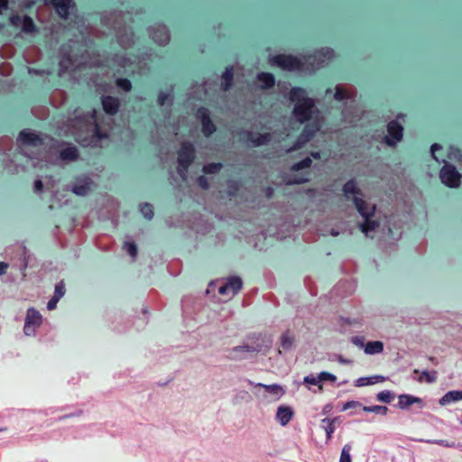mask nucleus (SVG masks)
Segmentation results:
<instances>
[{
	"label": "nucleus",
	"mask_w": 462,
	"mask_h": 462,
	"mask_svg": "<svg viewBox=\"0 0 462 462\" xmlns=\"http://www.w3.org/2000/svg\"><path fill=\"white\" fill-rule=\"evenodd\" d=\"M336 420H339V416H336L334 418H325L321 420L322 427L326 431V441H329L332 438V434L334 433L336 427Z\"/></svg>",
	"instance_id": "obj_26"
},
{
	"label": "nucleus",
	"mask_w": 462,
	"mask_h": 462,
	"mask_svg": "<svg viewBox=\"0 0 462 462\" xmlns=\"http://www.w3.org/2000/svg\"><path fill=\"white\" fill-rule=\"evenodd\" d=\"M372 380L370 379V376L367 377H360L355 381V386L356 387H363L367 385H372Z\"/></svg>",
	"instance_id": "obj_55"
},
{
	"label": "nucleus",
	"mask_w": 462,
	"mask_h": 462,
	"mask_svg": "<svg viewBox=\"0 0 462 462\" xmlns=\"http://www.w3.org/2000/svg\"><path fill=\"white\" fill-rule=\"evenodd\" d=\"M17 142H20L23 145L27 146H40L43 143L42 138L29 129H23L20 132Z\"/></svg>",
	"instance_id": "obj_16"
},
{
	"label": "nucleus",
	"mask_w": 462,
	"mask_h": 462,
	"mask_svg": "<svg viewBox=\"0 0 462 462\" xmlns=\"http://www.w3.org/2000/svg\"><path fill=\"white\" fill-rule=\"evenodd\" d=\"M413 405L418 409H423L426 406V402L422 398L408 393H402L398 396V403L396 404L398 409L409 411Z\"/></svg>",
	"instance_id": "obj_14"
},
{
	"label": "nucleus",
	"mask_w": 462,
	"mask_h": 462,
	"mask_svg": "<svg viewBox=\"0 0 462 462\" xmlns=\"http://www.w3.org/2000/svg\"><path fill=\"white\" fill-rule=\"evenodd\" d=\"M354 408H362L363 409V404L358 401H354V400L348 401L346 402L342 403V405L340 407V411H345L348 409H354Z\"/></svg>",
	"instance_id": "obj_51"
},
{
	"label": "nucleus",
	"mask_w": 462,
	"mask_h": 462,
	"mask_svg": "<svg viewBox=\"0 0 462 462\" xmlns=\"http://www.w3.org/2000/svg\"><path fill=\"white\" fill-rule=\"evenodd\" d=\"M248 339L251 341L249 345L253 352L266 353L271 349L273 345L271 336L263 333L253 334L248 337Z\"/></svg>",
	"instance_id": "obj_10"
},
{
	"label": "nucleus",
	"mask_w": 462,
	"mask_h": 462,
	"mask_svg": "<svg viewBox=\"0 0 462 462\" xmlns=\"http://www.w3.org/2000/svg\"><path fill=\"white\" fill-rule=\"evenodd\" d=\"M116 86L125 92H129L132 89V83L126 78H119L116 80Z\"/></svg>",
	"instance_id": "obj_44"
},
{
	"label": "nucleus",
	"mask_w": 462,
	"mask_h": 462,
	"mask_svg": "<svg viewBox=\"0 0 462 462\" xmlns=\"http://www.w3.org/2000/svg\"><path fill=\"white\" fill-rule=\"evenodd\" d=\"M168 102L169 106L173 104V97L170 94H166L161 91L158 95L157 104L160 106H163Z\"/></svg>",
	"instance_id": "obj_45"
},
{
	"label": "nucleus",
	"mask_w": 462,
	"mask_h": 462,
	"mask_svg": "<svg viewBox=\"0 0 462 462\" xmlns=\"http://www.w3.org/2000/svg\"><path fill=\"white\" fill-rule=\"evenodd\" d=\"M363 411H366V412H374V413L385 416V415H387L389 409L383 405H372V406L363 405Z\"/></svg>",
	"instance_id": "obj_37"
},
{
	"label": "nucleus",
	"mask_w": 462,
	"mask_h": 462,
	"mask_svg": "<svg viewBox=\"0 0 462 462\" xmlns=\"http://www.w3.org/2000/svg\"><path fill=\"white\" fill-rule=\"evenodd\" d=\"M30 157L47 164L55 165L59 162V148L55 145L44 146L37 154Z\"/></svg>",
	"instance_id": "obj_12"
},
{
	"label": "nucleus",
	"mask_w": 462,
	"mask_h": 462,
	"mask_svg": "<svg viewBox=\"0 0 462 462\" xmlns=\"http://www.w3.org/2000/svg\"><path fill=\"white\" fill-rule=\"evenodd\" d=\"M439 179L445 186L456 189L461 184L462 174L453 164L446 162L440 169Z\"/></svg>",
	"instance_id": "obj_6"
},
{
	"label": "nucleus",
	"mask_w": 462,
	"mask_h": 462,
	"mask_svg": "<svg viewBox=\"0 0 462 462\" xmlns=\"http://www.w3.org/2000/svg\"><path fill=\"white\" fill-rule=\"evenodd\" d=\"M290 100L292 102H301L303 99H307L305 97V90L301 88H292L290 91Z\"/></svg>",
	"instance_id": "obj_31"
},
{
	"label": "nucleus",
	"mask_w": 462,
	"mask_h": 462,
	"mask_svg": "<svg viewBox=\"0 0 462 462\" xmlns=\"http://www.w3.org/2000/svg\"><path fill=\"white\" fill-rule=\"evenodd\" d=\"M59 299L54 297L53 295L51 296V298L49 300V301L47 302V309L49 310H52L54 309H56L57 307V303L59 302Z\"/></svg>",
	"instance_id": "obj_60"
},
{
	"label": "nucleus",
	"mask_w": 462,
	"mask_h": 462,
	"mask_svg": "<svg viewBox=\"0 0 462 462\" xmlns=\"http://www.w3.org/2000/svg\"><path fill=\"white\" fill-rule=\"evenodd\" d=\"M22 31L26 33H31L36 31V26L33 20L29 15L23 16Z\"/></svg>",
	"instance_id": "obj_33"
},
{
	"label": "nucleus",
	"mask_w": 462,
	"mask_h": 462,
	"mask_svg": "<svg viewBox=\"0 0 462 462\" xmlns=\"http://www.w3.org/2000/svg\"><path fill=\"white\" fill-rule=\"evenodd\" d=\"M319 130V124H307L300 134L304 136L305 140L310 141Z\"/></svg>",
	"instance_id": "obj_29"
},
{
	"label": "nucleus",
	"mask_w": 462,
	"mask_h": 462,
	"mask_svg": "<svg viewBox=\"0 0 462 462\" xmlns=\"http://www.w3.org/2000/svg\"><path fill=\"white\" fill-rule=\"evenodd\" d=\"M280 346L283 351L288 352L295 347L296 338L291 329H285L279 338Z\"/></svg>",
	"instance_id": "obj_20"
},
{
	"label": "nucleus",
	"mask_w": 462,
	"mask_h": 462,
	"mask_svg": "<svg viewBox=\"0 0 462 462\" xmlns=\"http://www.w3.org/2000/svg\"><path fill=\"white\" fill-rule=\"evenodd\" d=\"M148 32L152 41L159 45L164 46L170 42V31L163 24L150 26L148 28Z\"/></svg>",
	"instance_id": "obj_13"
},
{
	"label": "nucleus",
	"mask_w": 462,
	"mask_h": 462,
	"mask_svg": "<svg viewBox=\"0 0 462 462\" xmlns=\"http://www.w3.org/2000/svg\"><path fill=\"white\" fill-rule=\"evenodd\" d=\"M294 411L289 405H280L277 408L275 419L282 426H286L293 418Z\"/></svg>",
	"instance_id": "obj_19"
},
{
	"label": "nucleus",
	"mask_w": 462,
	"mask_h": 462,
	"mask_svg": "<svg viewBox=\"0 0 462 462\" xmlns=\"http://www.w3.org/2000/svg\"><path fill=\"white\" fill-rule=\"evenodd\" d=\"M345 196L349 199V195H353V202L360 216L364 217H374L376 206L368 204L364 199V193L357 187L356 179L348 180L342 188Z\"/></svg>",
	"instance_id": "obj_3"
},
{
	"label": "nucleus",
	"mask_w": 462,
	"mask_h": 462,
	"mask_svg": "<svg viewBox=\"0 0 462 462\" xmlns=\"http://www.w3.org/2000/svg\"><path fill=\"white\" fill-rule=\"evenodd\" d=\"M196 159V150L192 143L184 141L180 143L177 157V172L182 180L187 179L189 166Z\"/></svg>",
	"instance_id": "obj_5"
},
{
	"label": "nucleus",
	"mask_w": 462,
	"mask_h": 462,
	"mask_svg": "<svg viewBox=\"0 0 462 462\" xmlns=\"http://www.w3.org/2000/svg\"><path fill=\"white\" fill-rule=\"evenodd\" d=\"M334 97L337 101L351 99L354 96L349 93L342 85H337Z\"/></svg>",
	"instance_id": "obj_30"
},
{
	"label": "nucleus",
	"mask_w": 462,
	"mask_h": 462,
	"mask_svg": "<svg viewBox=\"0 0 462 462\" xmlns=\"http://www.w3.org/2000/svg\"><path fill=\"white\" fill-rule=\"evenodd\" d=\"M196 182L199 188H201L203 190H208L210 188L208 180L206 176L200 175L197 178Z\"/></svg>",
	"instance_id": "obj_52"
},
{
	"label": "nucleus",
	"mask_w": 462,
	"mask_h": 462,
	"mask_svg": "<svg viewBox=\"0 0 462 462\" xmlns=\"http://www.w3.org/2000/svg\"><path fill=\"white\" fill-rule=\"evenodd\" d=\"M315 106L312 98H307L297 102L293 107V116L300 123L308 122L312 114L313 107Z\"/></svg>",
	"instance_id": "obj_8"
},
{
	"label": "nucleus",
	"mask_w": 462,
	"mask_h": 462,
	"mask_svg": "<svg viewBox=\"0 0 462 462\" xmlns=\"http://www.w3.org/2000/svg\"><path fill=\"white\" fill-rule=\"evenodd\" d=\"M223 164L221 162H210L203 166L202 171L204 174H216L221 171Z\"/></svg>",
	"instance_id": "obj_36"
},
{
	"label": "nucleus",
	"mask_w": 462,
	"mask_h": 462,
	"mask_svg": "<svg viewBox=\"0 0 462 462\" xmlns=\"http://www.w3.org/2000/svg\"><path fill=\"white\" fill-rule=\"evenodd\" d=\"M196 116L201 123V132L204 136L209 137L216 132L217 127L210 118L209 110L208 108L204 106L198 108Z\"/></svg>",
	"instance_id": "obj_11"
},
{
	"label": "nucleus",
	"mask_w": 462,
	"mask_h": 462,
	"mask_svg": "<svg viewBox=\"0 0 462 462\" xmlns=\"http://www.w3.org/2000/svg\"><path fill=\"white\" fill-rule=\"evenodd\" d=\"M242 286L243 281L240 277L230 276L217 288V292L220 295L231 294L234 296L238 293V291L242 289Z\"/></svg>",
	"instance_id": "obj_15"
},
{
	"label": "nucleus",
	"mask_w": 462,
	"mask_h": 462,
	"mask_svg": "<svg viewBox=\"0 0 462 462\" xmlns=\"http://www.w3.org/2000/svg\"><path fill=\"white\" fill-rule=\"evenodd\" d=\"M248 384H250L254 387L263 388L267 393L275 394L276 400H279L286 393L284 387L278 383H273V384H264V383H254V382L248 380Z\"/></svg>",
	"instance_id": "obj_21"
},
{
	"label": "nucleus",
	"mask_w": 462,
	"mask_h": 462,
	"mask_svg": "<svg viewBox=\"0 0 462 462\" xmlns=\"http://www.w3.org/2000/svg\"><path fill=\"white\" fill-rule=\"evenodd\" d=\"M302 383L306 384V385H309V384H311V385H319V391H322L323 390V386L322 384L320 383V380H319V375L316 377L314 376L313 374H309L307 376H305L303 378V382Z\"/></svg>",
	"instance_id": "obj_46"
},
{
	"label": "nucleus",
	"mask_w": 462,
	"mask_h": 462,
	"mask_svg": "<svg viewBox=\"0 0 462 462\" xmlns=\"http://www.w3.org/2000/svg\"><path fill=\"white\" fill-rule=\"evenodd\" d=\"M221 88L224 91H227L233 86L234 83V68L233 66H228L226 68L225 71L221 76Z\"/></svg>",
	"instance_id": "obj_23"
},
{
	"label": "nucleus",
	"mask_w": 462,
	"mask_h": 462,
	"mask_svg": "<svg viewBox=\"0 0 462 462\" xmlns=\"http://www.w3.org/2000/svg\"><path fill=\"white\" fill-rule=\"evenodd\" d=\"M448 158L450 161L462 163V151L454 145H450L448 152Z\"/></svg>",
	"instance_id": "obj_35"
},
{
	"label": "nucleus",
	"mask_w": 462,
	"mask_h": 462,
	"mask_svg": "<svg viewBox=\"0 0 462 462\" xmlns=\"http://www.w3.org/2000/svg\"><path fill=\"white\" fill-rule=\"evenodd\" d=\"M27 266H28V255H27L26 251L24 250L23 253L22 258H21L20 269L22 271H24L27 268Z\"/></svg>",
	"instance_id": "obj_62"
},
{
	"label": "nucleus",
	"mask_w": 462,
	"mask_h": 462,
	"mask_svg": "<svg viewBox=\"0 0 462 462\" xmlns=\"http://www.w3.org/2000/svg\"><path fill=\"white\" fill-rule=\"evenodd\" d=\"M311 164H312V160L310 159V157H306L303 160L293 163L291 166V171H300L303 169L310 168L311 166Z\"/></svg>",
	"instance_id": "obj_38"
},
{
	"label": "nucleus",
	"mask_w": 462,
	"mask_h": 462,
	"mask_svg": "<svg viewBox=\"0 0 462 462\" xmlns=\"http://www.w3.org/2000/svg\"><path fill=\"white\" fill-rule=\"evenodd\" d=\"M32 115L41 119L44 120L49 116V109L46 106H39L32 108Z\"/></svg>",
	"instance_id": "obj_40"
},
{
	"label": "nucleus",
	"mask_w": 462,
	"mask_h": 462,
	"mask_svg": "<svg viewBox=\"0 0 462 462\" xmlns=\"http://www.w3.org/2000/svg\"><path fill=\"white\" fill-rule=\"evenodd\" d=\"M231 350L232 352H253L249 344L234 346Z\"/></svg>",
	"instance_id": "obj_57"
},
{
	"label": "nucleus",
	"mask_w": 462,
	"mask_h": 462,
	"mask_svg": "<svg viewBox=\"0 0 462 462\" xmlns=\"http://www.w3.org/2000/svg\"><path fill=\"white\" fill-rule=\"evenodd\" d=\"M309 141L305 140L304 136L300 134L292 146L288 149V152H291L302 148Z\"/></svg>",
	"instance_id": "obj_47"
},
{
	"label": "nucleus",
	"mask_w": 462,
	"mask_h": 462,
	"mask_svg": "<svg viewBox=\"0 0 462 462\" xmlns=\"http://www.w3.org/2000/svg\"><path fill=\"white\" fill-rule=\"evenodd\" d=\"M437 375H438V372L436 370H432V371L424 370L421 372V376L420 378H418V381L422 382V379L424 378V380L427 383H431L437 380Z\"/></svg>",
	"instance_id": "obj_42"
},
{
	"label": "nucleus",
	"mask_w": 462,
	"mask_h": 462,
	"mask_svg": "<svg viewBox=\"0 0 462 462\" xmlns=\"http://www.w3.org/2000/svg\"><path fill=\"white\" fill-rule=\"evenodd\" d=\"M351 446L346 444L343 447L339 462H351V455H350Z\"/></svg>",
	"instance_id": "obj_50"
},
{
	"label": "nucleus",
	"mask_w": 462,
	"mask_h": 462,
	"mask_svg": "<svg viewBox=\"0 0 462 462\" xmlns=\"http://www.w3.org/2000/svg\"><path fill=\"white\" fill-rule=\"evenodd\" d=\"M462 400V390H452L446 393L439 401L442 406L449 404L450 402Z\"/></svg>",
	"instance_id": "obj_24"
},
{
	"label": "nucleus",
	"mask_w": 462,
	"mask_h": 462,
	"mask_svg": "<svg viewBox=\"0 0 462 462\" xmlns=\"http://www.w3.org/2000/svg\"><path fill=\"white\" fill-rule=\"evenodd\" d=\"M123 248L133 258V260L135 261L138 254V249L135 242L133 240H127L124 243Z\"/></svg>",
	"instance_id": "obj_34"
},
{
	"label": "nucleus",
	"mask_w": 462,
	"mask_h": 462,
	"mask_svg": "<svg viewBox=\"0 0 462 462\" xmlns=\"http://www.w3.org/2000/svg\"><path fill=\"white\" fill-rule=\"evenodd\" d=\"M309 180H310L308 178L292 176V177H289L287 180H285V184L288 186L299 185V184H304V183L308 182Z\"/></svg>",
	"instance_id": "obj_49"
},
{
	"label": "nucleus",
	"mask_w": 462,
	"mask_h": 462,
	"mask_svg": "<svg viewBox=\"0 0 462 462\" xmlns=\"http://www.w3.org/2000/svg\"><path fill=\"white\" fill-rule=\"evenodd\" d=\"M82 414H83V411L81 409H79L73 412L67 413V414H64V415L59 417L58 420H61L71 418V417H79V416H81Z\"/></svg>",
	"instance_id": "obj_59"
},
{
	"label": "nucleus",
	"mask_w": 462,
	"mask_h": 462,
	"mask_svg": "<svg viewBox=\"0 0 462 462\" xmlns=\"http://www.w3.org/2000/svg\"><path fill=\"white\" fill-rule=\"evenodd\" d=\"M350 341L356 346L360 348L365 347V338L361 336H353L350 339Z\"/></svg>",
	"instance_id": "obj_56"
},
{
	"label": "nucleus",
	"mask_w": 462,
	"mask_h": 462,
	"mask_svg": "<svg viewBox=\"0 0 462 462\" xmlns=\"http://www.w3.org/2000/svg\"><path fill=\"white\" fill-rule=\"evenodd\" d=\"M441 149H442V146H441L439 143H433V144L430 146V152H431V156H432V158H433L435 161H437V162H439V160H438V158H437V157H436V155H435V152H436V151H439V150H441Z\"/></svg>",
	"instance_id": "obj_63"
},
{
	"label": "nucleus",
	"mask_w": 462,
	"mask_h": 462,
	"mask_svg": "<svg viewBox=\"0 0 462 462\" xmlns=\"http://www.w3.org/2000/svg\"><path fill=\"white\" fill-rule=\"evenodd\" d=\"M254 146L258 147L266 144L270 141L269 134H258L255 138L249 139Z\"/></svg>",
	"instance_id": "obj_41"
},
{
	"label": "nucleus",
	"mask_w": 462,
	"mask_h": 462,
	"mask_svg": "<svg viewBox=\"0 0 462 462\" xmlns=\"http://www.w3.org/2000/svg\"><path fill=\"white\" fill-rule=\"evenodd\" d=\"M358 227L367 236L370 232L376 231L380 227V222L373 217H364V221L359 223Z\"/></svg>",
	"instance_id": "obj_22"
},
{
	"label": "nucleus",
	"mask_w": 462,
	"mask_h": 462,
	"mask_svg": "<svg viewBox=\"0 0 462 462\" xmlns=\"http://www.w3.org/2000/svg\"><path fill=\"white\" fill-rule=\"evenodd\" d=\"M123 18L122 12H115L108 17L110 26L116 32L117 43L125 50L130 49L135 43L134 33L131 27L118 23V20Z\"/></svg>",
	"instance_id": "obj_4"
},
{
	"label": "nucleus",
	"mask_w": 462,
	"mask_h": 462,
	"mask_svg": "<svg viewBox=\"0 0 462 462\" xmlns=\"http://www.w3.org/2000/svg\"><path fill=\"white\" fill-rule=\"evenodd\" d=\"M66 292L65 282L63 280L60 281L55 284L53 296L60 300Z\"/></svg>",
	"instance_id": "obj_48"
},
{
	"label": "nucleus",
	"mask_w": 462,
	"mask_h": 462,
	"mask_svg": "<svg viewBox=\"0 0 462 462\" xmlns=\"http://www.w3.org/2000/svg\"><path fill=\"white\" fill-rule=\"evenodd\" d=\"M334 54L333 49L327 47L322 48L312 55L304 56L302 59L293 55L276 54L270 59V61L272 65L287 71L312 74L331 60Z\"/></svg>",
	"instance_id": "obj_2"
},
{
	"label": "nucleus",
	"mask_w": 462,
	"mask_h": 462,
	"mask_svg": "<svg viewBox=\"0 0 462 462\" xmlns=\"http://www.w3.org/2000/svg\"><path fill=\"white\" fill-rule=\"evenodd\" d=\"M43 182L41 179H36L33 182V191L37 194L42 193L43 191Z\"/></svg>",
	"instance_id": "obj_58"
},
{
	"label": "nucleus",
	"mask_w": 462,
	"mask_h": 462,
	"mask_svg": "<svg viewBox=\"0 0 462 462\" xmlns=\"http://www.w3.org/2000/svg\"><path fill=\"white\" fill-rule=\"evenodd\" d=\"M90 188L88 183H77L72 187V191L76 195L85 196L88 193Z\"/></svg>",
	"instance_id": "obj_43"
},
{
	"label": "nucleus",
	"mask_w": 462,
	"mask_h": 462,
	"mask_svg": "<svg viewBox=\"0 0 462 462\" xmlns=\"http://www.w3.org/2000/svg\"><path fill=\"white\" fill-rule=\"evenodd\" d=\"M257 79L261 84V88L269 89L275 85V79L272 73L261 72L257 75Z\"/></svg>",
	"instance_id": "obj_27"
},
{
	"label": "nucleus",
	"mask_w": 462,
	"mask_h": 462,
	"mask_svg": "<svg viewBox=\"0 0 462 462\" xmlns=\"http://www.w3.org/2000/svg\"><path fill=\"white\" fill-rule=\"evenodd\" d=\"M426 442L430 443V444H436V445L445 447V448H455L456 447L455 442L449 443L447 440H443V439H429V440H426Z\"/></svg>",
	"instance_id": "obj_53"
},
{
	"label": "nucleus",
	"mask_w": 462,
	"mask_h": 462,
	"mask_svg": "<svg viewBox=\"0 0 462 462\" xmlns=\"http://www.w3.org/2000/svg\"><path fill=\"white\" fill-rule=\"evenodd\" d=\"M101 105L103 111L107 116H116L120 107V100L118 97H113V96H102L101 97Z\"/></svg>",
	"instance_id": "obj_17"
},
{
	"label": "nucleus",
	"mask_w": 462,
	"mask_h": 462,
	"mask_svg": "<svg viewBox=\"0 0 462 462\" xmlns=\"http://www.w3.org/2000/svg\"><path fill=\"white\" fill-rule=\"evenodd\" d=\"M365 353L366 355H376L383 351V343L379 340L369 341L365 344Z\"/></svg>",
	"instance_id": "obj_28"
},
{
	"label": "nucleus",
	"mask_w": 462,
	"mask_h": 462,
	"mask_svg": "<svg viewBox=\"0 0 462 462\" xmlns=\"http://www.w3.org/2000/svg\"><path fill=\"white\" fill-rule=\"evenodd\" d=\"M51 3L58 15L64 20L69 18V8L75 5L73 0H51Z\"/></svg>",
	"instance_id": "obj_18"
},
{
	"label": "nucleus",
	"mask_w": 462,
	"mask_h": 462,
	"mask_svg": "<svg viewBox=\"0 0 462 462\" xmlns=\"http://www.w3.org/2000/svg\"><path fill=\"white\" fill-rule=\"evenodd\" d=\"M79 157V151L75 146H69L62 150H59V162L60 161H75Z\"/></svg>",
	"instance_id": "obj_25"
},
{
	"label": "nucleus",
	"mask_w": 462,
	"mask_h": 462,
	"mask_svg": "<svg viewBox=\"0 0 462 462\" xmlns=\"http://www.w3.org/2000/svg\"><path fill=\"white\" fill-rule=\"evenodd\" d=\"M139 210L142 213V215L148 220H151L153 216V207L151 203L148 202H143L139 205Z\"/></svg>",
	"instance_id": "obj_32"
},
{
	"label": "nucleus",
	"mask_w": 462,
	"mask_h": 462,
	"mask_svg": "<svg viewBox=\"0 0 462 462\" xmlns=\"http://www.w3.org/2000/svg\"><path fill=\"white\" fill-rule=\"evenodd\" d=\"M370 379L372 380V384L377 383H383L386 380L385 376L383 375H373L370 376Z\"/></svg>",
	"instance_id": "obj_64"
},
{
	"label": "nucleus",
	"mask_w": 462,
	"mask_h": 462,
	"mask_svg": "<svg viewBox=\"0 0 462 462\" xmlns=\"http://www.w3.org/2000/svg\"><path fill=\"white\" fill-rule=\"evenodd\" d=\"M386 127L387 135L384 136L383 142L388 146H394L402 140L403 126L397 120H392L387 124Z\"/></svg>",
	"instance_id": "obj_9"
},
{
	"label": "nucleus",
	"mask_w": 462,
	"mask_h": 462,
	"mask_svg": "<svg viewBox=\"0 0 462 462\" xmlns=\"http://www.w3.org/2000/svg\"><path fill=\"white\" fill-rule=\"evenodd\" d=\"M319 377L320 383L324 382V381H329L331 383H334L337 380V376L335 374H330L328 372H325V371L320 372L319 374Z\"/></svg>",
	"instance_id": "obj_54"
},
{
	"label": "nucleus",
	"mask_w": 462,
	"mask_h": 462,
	"mask_svg": "<svg viewBox=\"0 0 462 462\" xmlns=\"http://www.w3.org/2000/svg\"><path fill=\"white\" fill-rule=\"evenodd\" d=\"M394 397V393L390 390H383L376 394V400L384 403L392 402Z\"/></svg>",
	"instance_id": "obj_39"
},
{
	"label": "nucleus",
	"mask_w": 462,
	"mask_h": 462,
	"mask_svg": "<svg viewBox=\"0 0 462 462\" xmlns=\"http://www.w3.org/2000/svg\"><path fill=\"white\" fill-rule=\"evenodd\" d=\"M10 23L14 25V26H19L21 25L22 26V23H23V17L17 15V14H13L11 17H10Z\"/></svg>",
	"instance_id": "obj_61"
},
{
	"label": "nucleus",
	"mask_w": 462,
	"mask_h": 462,
	"mask_svg": "<svg viewBox=\"0 0 462 462\" xmlns=\"http://www.w3.org/2000/svg\"><path fill=\"white\" fill-rule=\"evenodd\" d=\"M42 323V316L38 310L31 307L26 311L23 332L26 336H35L36 329Z\"/></svg>",
	"instance_id": "obj_7"
},
{
	"label": "nucleus",
	"mask_w": 462,
	"mask_h": 462,
	"mask_svg": "<svg viewBox=\"0 0 462 462\" xmlns=\"http://www.w3.org/2000/svg\"><path fill=\"white\" fill-rule=\"evenodd\" d=\"M65 126L74 136L76 142L82 147H102V140L109 138V134L103 132L97 123V112L95 109L88 113L76 109L67 118Z\"/></svg>",
	"instance_id": "obj_1"
}]
</instances>
